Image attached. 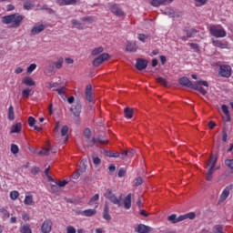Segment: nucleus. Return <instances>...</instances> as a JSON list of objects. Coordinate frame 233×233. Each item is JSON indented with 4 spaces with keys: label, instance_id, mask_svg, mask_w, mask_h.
<instances>
[{
    "label": "nucleus",
    "instance_id": "f257e3e1",
    "mask_svg": "<svg viewBox=\"0 0 233 233\" xmlns=\"http://www.w3.org/2000/svg\"><path fill=\"white\" fill-rule=\"evenodd\" d=\"M25 16L19 14H12L9 15H5L2 17V23L4 25H11L12 28H18L21 26L22 22L24 21Z\"/></svg>",
    "mask_w": 233,
    "mask_h": 233
},
{
    "label": "nucleus",
    "instance_id": "f03ea898",
    "mask_svg": "<svg viewBox=\"0 0 233 233\" xmlns=\"http://www.w3.org/2000/svg\"><path fill=\"white\" fill-rule=\"evenodd\" d=\"M104 197L108 199L112 204L116 205L118 208L122 206V196L116 197L112 188H107Z\"/></svg>",
    "mask_w": 233,
    "mask_h": 233
},
{
    "label": "nucleus",
    "instance_id": "7ed1b4c3",
    "mask_svg": "<svg viewBox=\"0 0 233 233\" xmlns=\"http://www.w3.org/2000/svg\"><path fill=\"white\" fill-rule=\"evenodd\" d=\"M209 34L216 38H224L227 36L226 30L222 26L216 25L209 26Z\"/></svg>",
    "mask_w": 233,
    "mask_h": 233
},
{
    "label": "nucleus",
    "instance_id": "20e7f679",
    "mask_svg": "<svg viewBox=\"0 0 233 233\" xmlns=\"http://www.w3.org/2000/svg\"><path fill=\"white\" fill-rule=\"evenodd\" d=\"M218 161V157L211 155L209 160H208L207 165L209 166V170H208V176H206V180L211 181L213 178V174L215 172V167Z\"/></svg>",
    "mask_w": 233,
    "mask_h": 233
},
{
    "label": "nucleus",
    "instance_id": "39448f33",
    "mask_svg": "<svg viewBox=\"0 0 233 233\" xmlns=\"http://www.w3.org/2000/svg\"><path fill=\"white\" fill-rule=\"evenodd\" d=\"M219 76L224 78H229L232 75V68L228 65H221L219 66Z\"/></svg>",
    "mask_w": 233,
    "mask_h": 233
},
{
    "label": "nucleus",
    "instance_id": "423d86ee",
    "mask_svg": "<svg viewBox=\"0 0 233 233\" xmlns=\"http://www.w3.org/2000/svg\"><path fill=\"white\" fill-rule=\"evenodd\" d=\"M199 86L208 87L209 86L208 82L206 80H198L197 81V85H194V87H193V90H197L198 91V93L202 94V96H206L207 90L204 87Z\"/></svg>",
    "mask_w": 233,
    "mask_h": 233
},
{
    "label": "nucleus",
    "instance_id": "0eeeda50",
    "mask_svg": "<svg viewBox=\"0 0 233 233\" xmlns=\"http://www.w3.org/2000/svg\"><path fill=\"white\" fill-rule=\"evenodd\" d=\"M109 58V54L103 53L98 57L95 58L93 65L95 67H98L103 62L106 61Z\"/></svg>",
    "mask_w": 233,
    "mask_h": 233
},
{
    "label": "nucleus",
    "instance_id": "6e6552de",
    "mask_svg": "<svg viewBox=\"0 0 233 233\" xmlns=\"http://www.w3.org/2000/svg\"><path fill=\"white\" fill-rule=\"evenodd\" d=\"M178 84L184 87H187L190 89L194 88V84L189 80L187 76H182L178 79Z\"/></svg>",
    "mask_w": 233,
    "mask_h": 233
},
{
    "label": "nucleus",
    "instance_id": "1a4fd4ad",
    "mask_svg": "<svg viewBox=\"0 0 233 233\" xmlns=\"http://www.w3.org/2000/svg\"><path fill=\"white\" fill-rule=\"evenodd\" d=\"M53 222L50 220V218L46 219L45 222H43L41 230L43 233H50L52 230Z\"/></svg>",
    "mask_w": 233,
    "mask_h": 233
},
{
    "label": "nucleus",
    "instance_id": "9d476101",
    "mask_svg": "<svg viewBox=\"0 0 233 233\" xmlns=\"http://www.w3.org/2000/svg\"><path fill=\"white\" fill-rule=\"evenodd\" d=\"M136 232L137 233H149L152 232L154 229L150 228V226H146V224H138L137 228H136Z\"/></svg>",
    "mask_w": 233,
    "mask_h": 233
},
{
    "label": "nucleus",
    "instance_id": "9b49d317",
    "mask_svg": "<svg viewBox=\"0 0 233 233\" xmlns=\"http://www.w3.org/2000/svg\"><path fill=\"white\" fill-rule=\"evenodd\" d=\"M148 61L143 58H138L137 60L136 67L139 71H143L147 67Z\"/></svg>",
    "mask_w": 233,
    "mask_h": 233
},
{
    "label": "nucleus",
    "instance_id": "f8f14e48",
    "mask_svg": "<svg viewBox=\"0 0 233 233\" xmlns=\"http://www.w3.org/2000/svg\"><path fill=\"white\" fill-rule=\"evenodd\" d=\"M82 110V105L80 102H76L72 105L71 112L75 115V116L79 117Z\"/></svg>",
    "mask_w": 233,
    "mask_h": 233
},
{
    "label": "nucleus",
    "instance_id": "ddd939ff",
    "mask_svg": "<svg viewBox=\"0 0 233 233\" xmlns=\"http://www.w3.org/2000/svg\"><path fill=\"white\" fill-rule=\"evenodd\" d=\"M111 13L116 16H123L124 11L117 5H111L110 6Z\"/></svg>",
    "mask_w": 233,
    "mask_h": 233
},
{
    "label": "nucleus",
    "instance_id": "4468645a",
    "mask_svg": "<svg viewBox=\"0 0 233 233\" xmlns=\"http://www.w3.org/2000/svg\"><path fill=\"white\" fill-rule=\"evenodd\" d=\"M46 25L41 24V25H35L32 30H31V35H36L41 34L43 31H45Z\"/></svg>",
    "mask_w": 233,
    "mask_h": 233
},
{
    "label": "nucleus",
    "instance_id": "2eb2a0df",
    "mask_svg": "<svg viewBox=\"0 0 233 233\" xmlns=\"http://www.w3.org/2000/svg\"><path fill=\"white\" fill-rule=\"evenodd\" d=\"M167 221L173 224H177L184 221V218L182 217V215H180V217H177V215L173 213V215H169V217H167Z\"/></svg>",
    "mask_w": 233,
    "mask_h": 233
},
{
    "label": "nucleus",
    "instance_id": "dca6fc26",
    "mask_svg": "<svg viewBox=\"0 0 233 233\" xmlns=\"http://www.w3.org/2000/svg\"><path fill=\"white\" fill-rule=\"evenodd\" d=\"M22 84L29 87L35 86V82L31 76H25L22 80Z\"/></svg>",
    "mask_w": 233,
    "mask_h": 233
},
{
    "label": "nucleus",
    "instance_id": "f3484780",
    "mask_svg": "<svg viewBox=\"0 0 233 233\" xmlns=\"http://www.w3.org/2000/svg\"><path fill=\"white\" fill-rule=\"evenodd\" d=\"M96 214V209H85V211H79L78 215L85 216L86 218H91Z\"/></svg>",
    "mask_w": 233,
    "mask_h": 233
},
{
    "label": "nucleus",
    "instance_id": "a211bd4d",
    "mask_svg": "<svg viewBox=\"0 0 233 233\" xmlns=\"http://www.w3.org/2000/svg\"><path fill=\"white\" fill-rule=\"evenodd\" d=\"M184 32L186 33V35L187 36V38H193L198 34L197 29L189 28V27L184 28Z\"/></svg>",
    "mask_w": 233,
    "mask_h": 233
},
{
    "label": "nucleus",
    "instance_id": "6ab92c4d",
    "mask_svg": "<svg viewBox=\"0 0 233 233\" xmlns=\"http://www.w3.org/2000/svg\"><path fill=\"white\" fill-rule=\"evenodd\" d=\"M164 15L169 16V18L179 17V15L172 8H166V10H164Z\"/></svg>",
    "mask_w": 233,
    "mask_h": 233
},
{
    "label": "nucleus",
    "instance_id": "aec40b11",
    "mask_svg": "<svg viewBox=\"0 0 233 233\" xmlns=\"http://www.w3.org/2000/svg\"><path fill=\"white\" fill-rule=\"evenodd\" d=\"M131 206H132V194L129 193V194H127V196L125 198L124 207L126 209L128 210L131 208Z\"/></svg>",
    "mask_w": 233,
    "mask_h": 233
},
{
    "label": "nucleus",
    "instance_id": "412c9836",
    "mask_svg": "<svg viewBox=\"0 0 233 233\" xmlns=\"http://www.w3.org/2000/svg\"><path fill=\"white\" fill-rule=\"evenodd\" d=\"M57 4H59L60 6L76 5V0H57Z\"/></svg>",
    "mask_w": 233,
    "mask_h": 233
},
{
    "label": "nucleus",
    "instance_id": "4be33fe9",
    "mask_svg": "<svg viewBox=\"0 0 233 233\" xmlns=\"http://www.w3.org/2000/svg\"><path fill=\"white\" fill-rule=\"evenodd\" d=\"M229 196V187H226L219 196V202L225 201Z\"/></svg>",
    "mask_w": 233,
    "mask_h": 233
},
{
    "label": "nucleus",
    "instance_id": "5701e85b",
    "mask_svg": "<svg viewBox=\"0 0 233 233\" xmlns=\"http://www.w3.org/2000/svg\"><path fill=\"white\" fill-rule=\"evenodd\" d=\"M212 44L215 47L220 48V49H227L228 44L222 42L221 40H212Z\"/></svg>",
    "mask_w": 233,
    "mask_h": 233
},
{
    "label": "nucleus",
    "instance_id": "b1692460",
    "mask_svg": "<svg viewBox=\"0 0 233 233\" xmlns=\"http://www.w3.org/2000/svg\"><path fill=\"white\" fill-rule=\"evenodd\" d=\"M86 97L88 102L93 101V96H92V85H87L86 89Z\"/></svg>",
    "mask_w": 233,
    "mask_h": 233
},
{
    "label": "nucleus",
    "instance_id": "393cba45",
    "mask_svg": "<svg viewBox=\"0 0 233 233\" xmlns=\"http://www.w3.org/2000/svg\"><path fill=\"white\" fill-rule=\"evenodd\" d=\"M22 130V124L20 122L13 125L11 127V134H19Z\"/></svg>",
    "mask_w": 233,
    "mask_h": 233
},
{
    "label": "nucleus",
    "instance_id": "a878e982",
    "mask_svg": "<svg viewBox=\"0 0 233 233\" xmlns=\"http://www.w3.org/2000/svg\"><path fill=\"white\" fill-rule=\"evenodd\" d=\"M103 218L106 219V221L111 220V215H109V206H108V204H105Z\"/></svg>",
    "mask_w": 233,
    "mask_h": 233
},
{
    "label": "nucleus",
    "instance_id": "bb28decb",
    "mask_svg": "<svg viewBox=\"0 0 233 233\" xmlns=\"http://www.w3.org/2000/svg\"><path fill=\"white\" fill-rule=\"evenodd\" d=\"M33 95L32 89L30 87H26L22 90V98L28 99Z\"/></svg>",
    "mask_w": 233,
    "mask_h": 233
},
{
    "label": "nucleus",
    "instance_id": "cd10ccee",
    "mask_svg": "<svg viewBox=\"0 0 233 233\" xmlns=\"http://www.w3.org/2000/svg\"><path fill=\"white\" fill-rule=\"evenodd\" d=\"M124 112H125L126 118L132 119L133 115H134V109L133 108H131L129 106H127V107H125Z\"/></svg>",
    "mask_w": 233,
    "mask_h": 233
},
{
    "label": "nucleus",
    "instance_id": "c85d7f7f",
    "mask_svg": "<svg viewBox=\"0 0 233 233\" xmlns=\"http://www.w3.org/2000/svg\"><path fill=\"white\" fill-rule=\"evenodd\" d=\"M221 110L223 112V114L226 116L227 117V121L229 122L231 120V117H230V114H229V110H228V106L225 104H223L221 106Z\"/></svg>",
    "mask_w": 233,
    "mask_h": 233
},
{
    "label": "nucleus",
    "instance_id": "c756f323",
    "mask_svg": "<svg viewBox=\"0 0 233 233\" xmlns=\"http://www.w3.org/2000/svg\"><path fill=\"white\" fill-rule=\"evenodd\" d=\"M137 46L136 42H128L127 45V52H137Z\"/></svg>",
    "mask_w": 233,
    "mask_h": 233
},
{
    "label": "nucleus",
    "instance_id": "7c9ffc66",
    "mask_svg": "<svg viewBox=\"0 0 233 233\" xmlns=\"http://www.w3.org/2000/svg\"><path fill=\"white\" fill-rule=\"evenodd\" d=\"M105 156L107 157L118 158L120 157V153L106 150L105 151Z\"/></svg>",
    "mask_w": 233,
    "mask_h": 233
},
{
    "label": "nucleus",
    "instance_id": "2f4dec72",
    "mask_svg": "<svg viewBox=\"0 0 233 233\" xmlns=\"http://www.w3.org/2000/svg\"><path fill=\"white\" fill-rule=\"evenodd\" d=\"M35 6V4L31 0H25L24 2V8L27 11L32 10V8Z\"/></svg>",
    "mask_w": 233,
    "mask_h": 233
},
{
    "label": "nucleus",
    "instance_id": "473e14b6",
    "mask_svg": "<svg viewBox=\"0 0 233 233\" xmlns=\"http://www.w3.org/2000/svg\"><path fill=\"white\" fill-rule=\"evenodd\" d=\"M68 127L66 126V125H65V126H63V127L61 128V136L62 137H66V140H65V143H66L67 142V140H68V136H67V134H68Z\"/></svg>",
    "mask_w": 233,
    "mask_h": 233
},
{
    "label": "nucleus",
    "instance_id": "72a5a7b5",
    "mask_svg": "<svg viewBox=\"0 0 233 233\" xmlns=\"http://www.w3.org/2000/svg\"><path fill=\"white\" fill-rule=\"evenodd\" d=\"M104 52L103 46L96 47L92 50L91 55L93 56H97L98 55L102 54Z\"/></svg>",
    "mask_w": 233,
    "mask_h": 233
},
{
    "label": "nucleus",
    "instance_id": "f704fd0d",
    "mask_svg": "<svg viewBox=\"0 0 233 233\" xmlns=\"http://www.w3.org/2000/svg\"><path fill=\"white\" fill-rule=\"evenodd\" d=\"M8 119L10 121L15 120V111H14V106L12 105L8 108Z\"/></svg>",
    "mask_w": 233,
    "mask_h": 233
},
{
    "label": "nucleus",
    "instance_id": "c9c22d12",
    "mask_svg": "<svg viewBox=\"0 0 233 233\" xmlns=\"http://www.w3.org/2000/svg\"><path fill=\"white\" fill-rule=\"evenodd\" d=\"M64 64V58L62 56L57 58V61L54 63L56 69H61Z\"/></svg>",
    "mask_w": 233,
    "mask_h": 233
},
{
    "label": "nucleus",
    "instance_id": "e433bc0d",
    "mask_svg": "<svg viewBox=\"0 0 233 233\" xmlns=\"http://www.w3.org/2000/svg\"><path fill=\"white\" fill-rule=\"evenodd\" d=\"M157 83L162 85L164 87H167L168 86V82L167 81V79L162 76L157 77Z\"/></svg>",
    "mask_w": 233,
    "mask_h": 233
},
{
    "label": "nucleus",
    "instance_id": "4c0bfd02",
    "mask_svg": "<svg viewBox=\"0 0 233 233\" xmlns=\"http://www.w3.org/2000/svg\"><path fill=\"white\" fill-rule=\"evenodd\" d=\"M224 164L228 168H229L230 170H233V158L225 159Z\"/></svg>",
    "mask_w": 233,
    "mask_h": 233
},
{
    "label": "nucleus",
    "instance_id": "58836bf2",
    "mask_svg": "<svg viewBox=\"0 0 233 233\" xmlns=\"http://www.w3.org/2000/svg\"><path fill=\"white\" fill-rule=\"evenodd\" d=\"M24 203H25V205H26V206H32V205L34 204L32 195L25 196V198Z\"/></svg>",
    "mask_w": 233,
    "mask_h": 233
},
{
    "label": "nucleus",
    "instance_id": "ea45409f",
    "mask_svg": "<svg viewBox=\"0 0 233 233\" xmlns=\"http://www.w3.org/2000/svg\"><path fill=\"white\" fill-rule=\"evenodd\" d=\"M72 25L74 26H76V28L80 29V30H83V28H84V25L76 19L72 20Z\"/></svg>",
    "mask_w": 233,
    "mask_h": 233
},
{
    "label": "nucleus",
    "instance_id": "a19ab883",
    "mask_svg": "<svg viewBox=\"0 0 233 233\" xmlns=\"http://www.w3.org/2000/svg\"><path fill=\"white\" fill-rule=\"evenodd\" d=\"M87 166L86 165V162L82 160L79 165V168L77 169L80 173H85L86 171Z\"/></svg>",
    "mask_w": 233,
    "mask_h": 233
},
{
    "label": "nucleus",
    "instance_id": "79ce46f5",
    "mask_svg": "<svg viewBox=\"0 0 233 233\" xmlns=\"http://www.w3.org/2000/svg\"><path fill=\"white\" fill-rule=\"evenodd\" d=\"M21 233H32L31 229H30V226L29 224H25L21 229H20Z\"/></svg>",
    "mask_w": 233,
    "mask_h": 233
},
{
    "label": "nucleus",
    "instance_id": "37998d69",
    "mask_svg": "<svg viewBox=\"0 0 233 233\" xmlns=\"http://www.w3.org/2000/svg\"><path fill=\"white\" fill-rule=\"evenodd\" d=\"M182 218H184V220H186V219H195L196 213H194V212L186 213V215H182Z\"/></svg>",
    "mask_w": 233,
    "mask_h": 233
},
{
    "label": "nucleus",
    "instance_id": "c03bdc74",
    "mask_svg": "<svg viewBox=\"0 0 233 233\" xmlns=\"http://www.w3.org/2000/svg\"><path fill=\"white\" fill-rule=\"evenodd\" d=\"M37 10H39V11L46 10V11L49 12V14H53L54 13L53 9L48 8L46 5H37Z\"/></svg>",
    "mask_w": 233,
    "mask_h": 233
},
{
    "label": "nucleus",
    "instance_id": "a18cd8bd",
    "mask_svg": "<svg viewBox=\"0 0 233 233\" xmlns=\"http://www.w3.org/2000/svg\"><path fill=\"white\" fill-rule=\"evenodd\" d=\"M97 142L101 145H106L108 144V139H104V137L102 135H99L96 138Z\"/></svg>",
    "mask_w": 233,
    "mask_h": 233
},
{
    "label": "nucleus",
    "instance_id": "49530a36",
    "mask_svg": "<svg viewBox=\"0 0 233 233\" xmlns=\"http://www.w3.org/2000/svg\"><path fill=\"white\" fill-rule=\"evenodd\" d=\"M163 5L162 0H151V6L159 7Z\"/></svg>",
    "mask_w": 233,
    "mask_h": 233
},
{
    "label": "nucleus",
    "instance_id": "de8ad7c7",
    "mask_svg": "<svg viewBox=\"0 0 233 233\" xmlns=\"http://www.w3.org/2000/svg\"><path fill=\"white\" fill-rule=\"evenodd\" d=\"M213 232L214 233H224L223 226H219V224H218L217 226H214Z\"/></svg>",
    "mask_w": 233,
    "mask_h": 233
},
{
    "label": "nucleus",
    "instance_id": "09e8293b",
    "mask_svg": "<svg viewBox=\"0 0 233 233\" xmlns=\"http://www.w3.org/2000/svg\"><path fill=\"white\" fill-rule=\"evenodd\" d=\"M142 184H143V178H142V177H137L135 178V180H134V186H135V187H139V186H141Z\"/></svg>",
    "mask_w": 233,
    "mask_h": 233
},
{
    "label": "nucleus",
    "instance_id": "8fccbe9b",
    "mask_svg": "<svg viewBox=\"0 0 233 233\" xmlns=\"http://www.w3.org/2000/svg\"><path fill=\"white\" fill-rule=\"evenodd\" d=\"M18 197H19V192H18L17 190H13V191H11V193H10V198H11L12 200H16Z\"/></svg>",
    "mask_w": 233,
    "mask_h": 233
},
{
    "label": "nucleus",
    "instance_id": "3c124183",
    "mask_svg": "<svg viewBox=\"0 0 233 233\" xmlns=\"http://www.w3.org/2000/svg\"><path fill=\"white\" fill-rule=\"evenodd\" d=\"M11 152H12V154H14V155L18 154V152H19V147H18V146H17L16 144H12V145H11Z\"/></svg>",
    "mask_w": 233,
    "mask_h": 233
},
{
    "label": "nucleus",
    "instance_id": "603ef678",
    "mask_svg": "<svg viewBox=\"0 0 233 233\" xmlns=\"http://www.w3.org/2000/svg\"><path fill=\"white\" fill-rule=\"evenodd\" d=\"M37 66L36 64L33 63L27 67V74H32L35 69Z\"/></svg>",
    "mask_w": 233,
    "mask_h": 233
},
{
    "label": "nucleus",
    "instance_id": "864d4df0",
    "mask_svg": "<svg viewBox=\"0 0 233 233\" xmlns=\"http://www.w3.org/2000/svg\"><path fill=\"white\" fill-rule=\"evenodd\" d=\"M189 46L191 47V49L195 50V52H197V53L200 52L198 44L191 43V44H189Z\"/></svg>",
    "mask_w": 233,
    "mask_h": 233
},
{
    "label": "nucleus",
    "instance_id": "5fc2aeb1",
    "mask_svg": "<svg viewBox=\"0 0 233 233\" xmlns=\"http://www.w3.org/2000/svg\"><path fill=\"white\" fill-rule=\"evenodd\" d=\"M99 199V194L96 193L94 195V197L91 198V199L88 202V205L91 206L94 202L97 201Z\"/></svg>",
    "mask_w": 233,
    "mask_h": 233
},
{
    "label": "nucleus",
    "instance_id": "6e6d98bb",
    "mask_svg": "<svg viewBox=\"0 0 233 233\" xmlns=\"http://www.w3.org/2000/svg\"><path fill=\"white\" fill-rule=\"evenodd\" d=\"M228 141V131L226 128L222 129V142L226 143Z\"/></svg>",
    "mask_w": 233,
    "mask_h": 233
},
{
    "label": "nucleus",
    "instance_id": "4d7b16f0",
    "mask_svg": "<svg viewBox=\"0 0 233 233\" xmlns=\"http://www.w3.org/2000/svg\"><path fill=\"white\" fill-rule=\"evenodd\" d=\"M0 213L4 215L5 218H8L10 217L7 209H5V208L0 207Z\"/></svg>",
    "mask_w": 233,
    "mask_h": 233
},
{
    "label": "nucleus",
    "instance_id": "13d9d810",
    "mask_svg": "<svg viewBox=\"0 0 233 233\" xmlns=\"http://www.w3.org/2000/svg\"><path fill=\"white\" fill-rule=\"evenodd\" d=\"M148 38V35H145V34H139L138 35V39L140 42L142 43H146V40Z\"/></svg>",
    "mask_w": 233,
    "mask_h": 233
},
{
    "label": "nucleus",
    "instance_id": "bf43d9fd",
    "mask_svg": "<svg viewBox=\"0 0 233 233\" xmlns=\"http://www.w3.org/2000/svg\"><path fill=\"white\" fill-rule=\"evenodd\" d=\"M84 136H85V137L86 138V139H90V137H91V130H90V128H86L85 130H84Z\"/></svg>",
    "mask_w": 233,
    "mask_h": 233
},
{
    "label": "nucleus",
    "instance_id": "052dcab7",
    "mask_svg": "<svg viewBox=\"0 0 233 233\" xmlns=\"http://www.w3.org/2000/svg\"><path fill=\"white\" fill-rule=\"evenodd\" d=\"M28 125L30 127H34L35 126V119L33 116L28 117Z\"/></svg>",
    "mask_w": 233,
    "mask_h": 233
},
{
    "label": "nucleus",
    "instance_id": "680f3d73",
    "mask_svg": "<svg viewBox=\"0 0 233 233\" xmlns=\"http://www.w3.org/2000/svg\"><path fill=\"white\" fill-rule=\"evenodd\" d=\"M65 89H66V87L62 86L60 88L54 89V91L57 92L59 96H64L65 95Z\"/></svg>",
    "mask_w": 233,
    "mask_h": 233
},
{
    "label": "nucleus",
    "instance_id": "e2e57ef3",
    "mask_svg": "<svg viewBox=\"0 0 233 233\" xmlns=\"http://www.w3.org/2000/svg\"><path fill=\"white\" fill-rule=\"evenodd\" d=\"M68 181L67 180H60V181H57L56 184L59 187H64L67 185Z\"/></svg>",
    "mask_w": 233,
    "mask_h": 233
},
{
    "label": "nucleus",
    "instance_id": "0e129e2a",
    "mask_svg": "<svg viewBox=\"0 0 233 233\" xmlns=\"http://www.w3.org/2000/svg\"><path fill=\"white\" fill-rule=\"evenodd\" d=\"M66 233H76V229L74 226H67Z\"/></svg>",
    "mask_w": 233,
    "mask_h": 233
},
{
    "label": "nucleus",
    "instance_id": "69168bd1",
    "mask_svg": "<svg viewBox=\"0 0 233 233\" xmlns=\"http://www.w3.org/2000/svg\"><path fill=\"white\" fill-rule=\"evenodd\" d=\"M80 171H78V169L76 171H75L72 175V178L75 180H77L80 177Z\"/></svg>",
    "mask_w": 233,
    "mask_h": 233
},
{
    "label": "nucleus",
    "instance_id": "338daca9",
    "mask_svg": "<svg viewBox=\"0 0 233 233\" xmlns=\"http://www.w3.org/2000/svg\"><path fill=\"white\" fill-rule=\"evenodd\" d=\"M40 171V168L38 167H34L32 169H31V173L34 175V176H36Z\"/></svg>",
    "mask_w": 233,
    "mask_h": 233
},
{
    "label": "nucleus",
    "instance_id": "774afa93",
    "mask_svg": "<svg viewBox=\"0 0 233 233\" xmlns=\"http://www.w3.org/2000/svg\"><path fill=\"white\" fill-rule=\"evenodd\" d=\"M93 162H94V164H95L96 166H98V165L101 164V158L98 157H93Z\"/></svg>",
    "mask_w": 233,
    "mask_h": 233
}]
</instances>
